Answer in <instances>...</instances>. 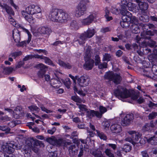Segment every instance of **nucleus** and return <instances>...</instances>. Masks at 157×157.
Here are the masks:
<instances>
[{"mask_svg":"<svg viewBox=\"0 0 157 157\" xmlns=\"http://www.w3.org/2000/svg\"><path fill=\"white\" fill-rule=\"evenodd\" d=\"M142 49L144 51V54H145V55H147L149 53H151V49L147 47H144V48Z\"/></svg>","mask_w":157,"mask_h":157,"instance_id":"56","label":"nucleus"},{"mask_svg":"<svg viewBox=\"0 0 157 157\" xmlns=\"http://www.w3.org/2000/svg\"><path fill=\"white\" fill-rule=\"evenodd\" d=\"M129 133L130 135H131L132 138L126 139V140L130 141L132 140V144H134L139 142L140 144H141V140H143L142 139H141L140 137L141 135L139 132H136L135 131H130Z\"/></svg>","mask_w":157,"mask_h":157,"instance_id":"9","label":"nucleus"},{"mask_svg":"<svg viewBox=\"0 0 157 157\" xmlns=\"http://www.w3.org/2000/svg\"><path fill=\"white\" fill-rule=\"evenodd\" d=\"M0 6L6 10L7 13L10 15H13L14 12L11 7L5 4H2L0 3Z\"/></svg>","mask_w":157,"mask_h":157,"instance_id":"24","label":"nucleus"},{"mask_svg":"<svg viewBox=\"0 0 157 157\" xmlns=\"http://www.w3.org/2000/svg\"><path fill=\"white\" fill-rule=\"evenodd\" d=\"M29 109L31 111H34L38 112L40 110V109L36 105H32L29 107Z\"/></svg>","mask_w":157,"mask_h":157,"instance_id":"42","label":"nucleus"},{"mask_svg":"<svg viewBox=\"0 0 157 157\" xmlns=\"http://www.w3.org/2000/svg\"><path fill=\"white\" fill-rule=\"evenodd\" d=\"M157 116V112H152L150 113L148 117L149 120H152L155 118Z\"/></svg>","mask_w":157,"mask_h":157,"instance_id":"44","label":"nucleus"},{"mask_svg":"<svg viewBox=\"0 0 157 157\" xmlns=\"http://www.w3.org/2000/svg\"><path fill=\"white\" fill-rule=\"evenodd\" d=\"M39 29L40 33L43 34L49 35L52 32L51 29L47 27L42 26L40 27Z\"/></svg>","mask_w":157,"mask_h":157,"instance_id":"22","label":"nucleus"},{"mask_svg":"<svg viewBox=\"0 0 157 157\" xmlns=\"http://www.w3.org/2000/svg\"><path fill=\"white\" fill-rule=\"evenodd\" d=\"M77 80V83L80 87H85L87 86L90 81L88 76L87 75L82 76L80 77H76Z\"/></svg>","mask_w":157,"mask_h":157,"instance_id":"11","label":"nucleus"},{"mask_svg":"<svg viewBox=\"0 0 157 157\" xmlns=\"http://www.w3.org/2000/svg\"><path fill=\"white\" fill-rule=\"evenodd\" d=\"M138 5L140 9L143 12L147 10L148 7V4L145 2H141Z\"/></svg>","mask_w":157,"mask_h":157,"instance_id":"28","label":"nucleus"},{"mask_svg":"<svg viewBox=\"0 0 157 157\" xmlns=\"http://www.w3.org/2000/svg\"><path fill=\"white\" fill-rule=\"evenodd\" d=\"M86 113L87 117L90 118H92L94 116H96L99 118L100 116V114L99 113V112L98 111L89 109L88 110Z\"/></svg>","mask_w":157,"mask_h":157,"instance_id":"20","label":"nucleus"},{"mask_svg":"<svg viewBox=\"0 0 157 157\" xmlns=\"http://www.w3.org/2000/svg\"><path fill=\"white\" fill-rule=\"evenodd\" d=\"M85 63L83 65L84 68L86 70H91L93 67L94 63L93 59L90 58H85Z\"/></svg>","mask_w":157,"mask_h":157,"instance_id":"15","label":"nucleus"},{"mask_svg":"<svg viewBox=\"0 0 157 157\" xmlns=\"http://www.w3.org/2000/svg\"><path fill=\"white\" fill-rule=\"evenodd\" d=\"M140 20L144 22H147L149 20V17L147 15H143L140 17Z\"/></svg>","mask_w":157,"mask_h":157,"instance_id":"38","label":"nucleus"},{"mask_svg":"<svg viewBox=\"0 0 157 157\" xmlns=\"http://www.w3.org/2000/svg\"><path fill=\"white\" fill-rule=\"evenodd\" d=\"M43 59L45 62L48 64L49 65H51L53 66H55V64L53 63L52 61L48 57L44 56L43 57Z\"/></svg>","mask_w":157,"mask_h":157,"instance_id":"35","label":"nucleus"},{"mask_svg":"<svg viewBox=\"0 0 157 157\" xmlns=\"http://www.w3.org/2000/svg\"><path fill=\"white\" fill-rule=\"evenodd\" d=\"M63 82L64 84L67 88H70V86L71 84V82L69 78H66L65 80L63 81Z\"/></svg>","mask_w":157,"mask_h":157,"instance_id":"40","label":"nucleus"},{"mask_svg":"<svg viewBox=\"0 0 157 157\" xmlns=\"http://www.w3.org/2000/svg\"><path fill=\"white\" fill-rule=\"evenodd\" d=\"M148 40L147 43V45L148 46H149L151 48H153L156 45V42L155 41L150 39Z\"/></svg>","mask_w":157,"mask_h":157,"instance_id":"33","label":"nucleus"},{"mask_svg":"<svg viewBox=\"0 0 157 157\" xmlns=\"http://www.w3.org/2000/svg\"><path fill=\"white\" fill-rule=\"evenodd\" d=\"M94 29H88L86 31L81 34L78 40V43L80 45L85 43L87 38H90L92 37L95 33Z\"/></svg>","mask_w":157,"mask_h":157,"instance_id":"6","label":"nucleus"},{"mask_svg":"<svg viewBox=\"0 0 157 157\" xmlns=\"http://www.w3.org/2000/svg\"><path fill=\"white\" fill-rule=\"evenodd\" d=\"M54 145L60 146L63 144V140L62 139H57L56 138Z\"/></svg>","mask_w":157,"mask_h":157,"instance_id":"41","label":"nucleus"},{"mask_svg":"<svg viewBox=\"0 0 157 157\" xmlns=\"http://www.w3.org/2000/svg\"><path fill=\"white\" fill-rule=\"evenodd\" d=\"M36 67L40 69L37 73L38 76L40 78H43L46 72V66L42 63H39L36 65Z\"/></svg>","mask_w":157,"mask_h":157,"instance_id":"16","label":"nucleus"},{"mask_svg":"<svg viewBox=\"0 0 157 157\" xmlns=\"http://www.w3.org/2000/svg\"><path fill=\"white\" fill-rule=\"evenodd\" d=\"M131 29L132 33H138L140 32V27L138 24H133L131 26Z\"/></svg>","mask_w":157,"mask_h":157,"instance_id":"27","label":"nucleus"},{"mask_svg":"<svg viewBox=\"0 0 157 157\" xmlns=\"http://www.w3.org/2000/svg\"><path fill=\"white\" fill-rule=\"evenodd\" d=\"M114 94L116 96L121 98H125L131 96L133 100H136L139 97L137 94H135L132 95L131 92L126 88L119 86L114 91Z\"/></svg>","mask_w":157,"mask_h":157,"instance_id":"2","label":"nucleus"},{"mask_svg":"<svg viewBox=\"0 0 157 157\" xmlns=\"http://www.w3.org/2000/svg\"><path fill=\"white\" fill-rule=\"evenodd\" d=\"M132 46L134 48V50H136L137 51V50H139V49L140 48V46H139L136 43H133L132 45Z\"/></svg>","mask_w":157,"mask_h":157,"instance_id":"61","label":"nucleus"},{"mask_svg":"<svg viewBox=\"0 0 157 157\" xmlns=\"http://www.w3.org/2000/svg\"><path fill=\"white\" fill-rule=\"evenodd\" d=\"M98 16V13L94 12L90 13V14L86 18L82 19L81 21L82 25H88L91 24L94 19H96Z\"/></svg>","mask_w":157,"mask_h":157,"instance_id":"10","label":"nucleus"},{"mask_svg":"<svg viewBox=\"0 0 157 157\" xmlns=\"http://www.w3.org/2000/svg\"><path fill=\"white\" fill-rule=\"evenodd\" d=\"M91 47L90 46H88L86 50L85 55V58H90L91 57Z\"/></svg>","mask_w":157,"mask_h":157,"instance_id":"34","label":"nucleus"},{"mask_svg":"<svg viewBox=\"0 0 157 157\" xmlns=\"http://www.w3.org/2000/svg\"><path fill=\"white\" fill-rule=\"evenodd\" d=\"M12 35L14 41L16 43H19L21 40L20 31L16 29H14L13 31Z\"/></svg>","mask_w":157,"mask_h":157,"instance_id":"19","label":"nucleus"},{"mask_svg":"<svg viewBox=\"0 0 157 157\" xmlns=\"http://www.w3.org/2000/svg\"><path fill=\"white\" fill-rule=\"evenodd\" d=\"M110 29L109 28L107 27L105 28H103L101 29V32L102 33H106L109 31Z\"/></svg>","mask_w":157,"mask_h":157,"instance_id":"63","label":"nucleus"},{"mask_svg":"<svg viewBox=\"0 0 157 157\" xmlns=\"http://www.w3.org/2000/svg\"><path fill=\"white\" fill-rule=\"evenodd\" d=\"M88 2V0H82L77 7L75 13V16L77 17H81L85 14L86 11V4Z\"/></svg>","mask_w":157,"mask_h":157,"instance_id":"4","label":"nucleus"},{"mask_svg":"<svg viewBox=\"0 0 157 157\" xmlns=\"http://www.w3.org/2000/svg\"><path fill=\"white\" fill-rule=\"evenodd\" d=\"M26 11L29 14H37L36 15V17L38 18L41 17V9L38 6L34 5L29 6L26 8Z\"/></svg>","mask_w":157,"mask_h":157,"instance_id":"7","label":"nucleus"},{"mask_svg":"<svg viewBox=\"0 0 157 157\" xmlns=\"http://www.w3.org/2000/svg\"><path fill=\"white\" fill-rule=\"evenodd\" d=\"M14 147H15V146L11 144H6L2 146L1 149L5 153V157H13L12 153L14 151Z\"/></svg>","mask_w":157,"mask_h":157,"instance_id":"8","label":"nucleus"},{"mask_svg":"<svg viewBox=\"0 0 157 157\" xmlns=\"http://www.w3.org/2000/svg\"><path fill=\"white\" fill-rule=\"evenodd\" d=\"M98 66V68L99 69H103L104 68H107V63L104 62L102 63H99Z\"/></svg>","mask_w":157,"mask_h":157,"instance_id":"48","label":"nucleus"},{"mask_svg":"<svg viewBox=\"0 0 157 157\" xmlns=\"http://www.w3.org/2000/svg\"><path fill=\"white\" fill-rule=\"evenodd\" d=\"M154 127L155 126L153 123V121H151L150 123L146 124L143 127L142 131L144 132H150L152 130Z\"/></svg>","mask_w":157,"mask_h":157,"instance_id":"26","label":"nucleus"},{"mask_svg":"<svg viewBox=\"0 0 157 157\" xmlns=\"http://www.w3.org/2000/svg\"><path fill=\"white\" fill-rule=\"evenodd\" d=\"M57 70L54 74L56 78H52L50 81V84L55 89H58L61 85L59 79L58 78V74Z\"/></svg>","mask_w":157,"mask_h":157,"instance_id":"13","label":"nucleus"},{"mask_svg":"<svg viewBox=\"0 0 157 157\" xmlns=\"http://www.w3.org/2000/svg\"><path fill=\"white\" fill-rule=\"evenodd\" d=\"M127 8L128 10L130 11H132L134 10L133 5L130 2H128L127 5L126 6V9L127 10Z\"/></svg>","mask_w":157,"mask_h":157,"instance_id":"46","label":"nucleus"},{"mask_svg":"<svg viewBox=\"0 0 157 157\" xmlns=\"http://www.w3.org/2000/svg\"><path fill=\"white\" fill-rule=\"evenodd\" d=\"M95 65V66H98L99 63H100L101 60L99 56L98 55H96L95 56L94 58Z\"/></svg>","mask_w":157,"mask_h":157,"instance_id":"50","label":"nucleus"},{"mask_svg":"<svg viewBox=\"0 0 157 157\" xmlns=\"http://www.w3.org/2000/svg\"><path fill=\"white\" fill-rule=\"evenodd\" d=\"M82 147H81L80 149L78 155V157H82L83 155V153L84 152V149L83 148L82 146Z\"/></svg>","mask_w":157,"mask_h":157,"instance_id":"62","label":"nucleus"},{"mask_svg":"<svg viewBox=\"0 0 157 157\" xmlns=\"http://www.w3.org/2000/svg\"><path fill=\"white\" fill-rule=\"evenodd\" d=\"M144 47H141L139 48L140 50H137V53L140 56H142L143 55H145V54H144V50H143V49Z\"/></svg>","mask_w":157,"mask_h":157,"instance_id":"57","label":"nucleus"},{"mask_svg":"<svg viewBox=\"0 0 157 157\" xmlns=\"http://www.w3.org/2000/svg\"><path fill=\"white\" fill-rule=\"evenodd\" d=\"M139 26L140 27V29H142L144 30H148V27L147 24H144L143 23H139Z\"/></svg>","mask_w":157,"mask_h":157,"instance_id":"51","label":"nucleus"},{"mask_svg":"<svg viewBox=\"0 0 157 157\" xmlns=\"http://www.w3.org/2000/svg\"><path fill=\"white\" fill-rule=\"evenodd\" d=\"M127 13H126V14H122L123 15L122 19L123 21L130 22V17L132 16V14L129 11H127Z\"/></svg>","mask_w":157,"mask_h":157,"instance_id":"30","label":"nucleus"},{"mask_svg":"<svg viewBox=\"0 0 157 157\" xmlns=\"http://www.w3.org/2000/svg\"><path fill=\"white\" fill-rule=\"evenodd\" d=\"M128 2L126 0H121L120 13L121 14H125L127 13L126 7Z\"/></svg>","mask_w":157,"mask_h":157,"instance_id":"25","label":"nucleus"},{"mask_svg":"<svg viewBox=\"0 0 157 157\" xmlns=\"http://www.w3.org/2000/svg\"><path fill=\"white\" fill-rule=\"evenodd\" d=\"M71 25L75 29L77 28L78 27L77 22L76 21H73L71 23Z\"/></svg>","mask_w":157,"mask_h":157,"instance_id":"59","label":"nucleus"},{"mask_svg":"<svg viewBox=\"0 0 157 157\" xmlns=\"http://www.w3.org/2000/svg\"><path fill=\"white\" fill-rule=\"evenodd\" d=\"M99 109L100 112H99V113L100 114V116L99 117V118H101L102 116V114L105 112L107 111L106 108L103 106H100L99 107Z\"/></svg>","mask_w":157,"mask_h":157,"instance_id":"36","label":"nucleus"},{"mask_svg":"<svg viewBox=\"0 0 157 157\" xmlns=\"http://www.w3.org/2000/svg\"><path fill=\"white\" fill-rule=\"evenodd\" d=\"M130 23H132V24H138V20L135 16H132V15L131 17H130Z\"/></svg>","mask_w":157,"mask_h":157,"instance_id":"53","label":"nucleus"},{"mask_svg":"<svg viewBox=\"0 0 157 157\" xmlns=\"http://www.w3.org/2000/svg\"><path fill=\"white\" fill-rule=\"evenodd\" d=\"M98 136L101 140H106L107 139V136L103 132L99 131L96 130Z\"/></svg>","mask_w":157,"mask_h":157,"instance_id":"32","label":"nucleus"},{"mask_svg":"<svg viewBox=\"0 0 157 157\" xmlns=\"http://www.w3.org/2000/svg\"><path fill=\"white\" fill-rule=\"evenodd\" d=\"M13 71V69L10 67H6L4 69V72L6 74L10 73Z\"/></svg>","mask_w":157,"mask_h":157,"instance_id":"47","label":"nucleus"},{"mask_svg":"<svg viewBox=\"0 0 157 157\" xmlns=\"http://www.w3.org/2000/svg\"><path fill=\"white\" fill-rule=\"evenodd\" d=\"M76 105L80 109L79 112H86L88 110L87 106L81 103H76Z\"/></svg>","mask_w":157,"mask_h":157,"instance_id":"31","label":"nucleus"},{"mask_svg":"<svg viewBox=\"0 0 157 157\" xmlns=\"http://www.w3.org/2000/svg\"><path fill=\"white\" fill-rule=\"evenodd\" d=\"M56 129L55 127H53L51 129L48 130L47 132L48 133L51 135L53 134L56 131Z\"/></svg>","mask_w":157,"mask_h":157,"instance_id":"58","label":"nucleus"},{"mask_svg":"<svg viewBox=\"0 0 157 157\" xmlns=\"http://www.w3.org/2000/svg\"><path fill=\"white\" fill-rule=\"evenodd\" d=\"M124 151L126 152L129 151L132 148V147L129 145L127 144L124 145L123 148Z\"/></svg>","mask_w":157,"mask_h":157,"instance_id":"49","label":"nucleus"},{"mask_svg":"<svg viewBox=\"0 0 157 157\" xmlns=\"http://www.w3.org/2000/svg\"><path fill=\"white\" fill-rule=\"evenodd\" d=\"M55 139L56 137H50L47 139L46 141L50 144L54 145Z\"/></svg>","mask_w":157,"mask_h":157,"instance_id":"43","label":"nucleus"},{"mask_svg":"<svg viewBox=\"0 0 157 157\" xmlns=\"http://www.w3.org/2000/svg\"><path fill=\"white\" fill-rule=\"evenodd\" d=\"M145 138L147 142L152 145H156L157 143V137L155 135L151 136Z\"/></svg>","mask_w":157,"mask_h":157,"instance_id":"23","label":"nucleus"},{"mask_svg":"<svg viewBox=\"0 0 157 157\" xmlns=\"http://www.w3.org/2000/svg\"><path fill=\"white\" fill-rule=\"evenodd\" d=\"M142 157H149V155L146 151H144L141 152Z\"/></svg>","mask_w":157,"mask_h":157,"instance_id":"60","label":"nucleus"},{"mask_svg":"<svg viewBox=\"0 0 157 157\" xmlns=\"http://www.w3.org/2000/svg\"><path fill=\"white\" fill-rule=\"evenodd\" d=\"M123 52L121 50H118L116 52V54L117 56L118 57H121L123 54Z\"/></svg>","mask_w":157,"mask_h":157,"instance_id":"64","label":"nucleus"},{"mask_svg":"<svg viewBox=\"0 0 157 157\" xmlns=\"http://www.w3.org/2000/svg\"><path fill=\"white\" fill-rule=\"evenodd\" d=\"M58 63L63 67L68 69H70L72 67L71 65L68 63L65 62L60 60H59Z\"/></svg>","mask_w":157,"mask_h":157,"instance_id":"29","label":"nucleus"},{"mask_svg":"<svg viewBox=\"0 0 157 157\" xmlns=\"http://www.w3.org/2000/svg\"><path fill=\"white\" fill-rule=\"evenodd\" d=\"M130 22L123 21L121 22V26L124 28H126L129 26Z\"/></svg>","mask_w":157,"mask_h":157,"instance_id":"54","label":"nucleus"},{"mask_svg":"<svg viewBox=\"0 0 157 157\" xmlns=\"http://www.w3.org/2000/svg\"><path fill=\"white\" fill-rule=\"evenodd\" d=\"M103 61H109L111 59V56L110 54L105 53L103 54Z\"/></svg>","mask_w":157,"mask_h":157,"instance_id":"37","label":"nucleus"},{"mask_svg":"<svg viewBox=\"0 0 157 157\" xmlns=\"http://www.w3.org/2000/svg\"><path fill=\"white\" fill-rule=\"evenodd\" d=\"M39 141L35 140L33 138L29 139L26 142L27 144L24 146L22 148V151L24 154L25 157H30L31 156V147L33 143H38Z\"/></svg>","mask_w":157,"mask_h":157,"instance_id":"3","label":"nucleus"},{"mask_svg":"<svg viewBox=\"0 0 157 157\" xmlns=\"http://www.w3.org/2000/svg\"><path fill=\"white\" fill-rule=\"evenodd\" d=\"M105 76L106 79L112 81L116 85L120 84L122 80L120 74L114 73L112 71L106 73Z\"/></svg>","mask_w":157,"mask_h":157,"instance_id":"5","label":"nucleus"},{"mask_svg":"<svg viewBox=\"0 0 157 157\" xmlns=\"http://www.w3.org/2000/svg\"><path fill=\"white\" fill-rule=\"evenodd\" d=\"M71 98L73 101L77 102V103H80L82 102V100L77 96H72Z\"/></svg>","mask_w":157,"mask_h":157,"instance_id":"39","label":"nucleus"},{"mask_svg":"<svg viewBox=\"0 0 157 157\" xmlns=\"http://www.w3.org/2000/svg\"><path fill=\"white\" fill-rule=\"evenodd\" d=\"M154 30L153 32L151 31H144L143 33H141V37L145 39L149 40L151 39V37L149 36H152L154 35Z\"/></svg>","mask_w":157,"mask_h":157,"instance_id":"21","label":"nucleus"},{"mask_svg":"<svg viewBox=\"0 0 157 157\" xmlns=\"http://www.w3.org/2000/svg\"><path fill=\"white\" fill-rule=\"evenodd\" d=\"M110 129L113 133L119 134L122 131L121 125L117 123L113 124L110 126Z\"/></svg>","mask_w":157,"mask_h":157,"instance_id":"17","label":"nucleus"},{"mask_svg":"<svg viewBox=\"0 0 157 157\" xmlns=\"http://www.w3.org/2000/svg\"><path fill=\"white\" fill-rule=\"evenodd\" d=\"M25 19L30 23L33 24L35 21V19L31 16H28Z\"/></svg>","mask_w":157,"mask_h":157,"instance_id":"45","label":"nucleus"},{"mask_svg":"<svg viewBox=\"0 0 157 157\" xmlns=\"http://www.w3.org/2000/svg\"><path fill=\"white\" fill-rule=\"evenodd\" d=\"M21 51H19L18 52H14L11 53L10 55V56H11L15 59L16 57L21 55Z\"/></svg>","mask_w":157,"mask_h":157,"instance_id":"52","label":"nucleus"},{"mask_svg":"<svg viewBox=\"0 0 157 157\" xmlns=\"http://www.w3.org/2000/svg\"><path fill=\"white\" fill-rule=\"evenodd\" d=\"M49 17L53 21L65 22L70 19L69 14L61 9H52L50 11Z\"/></svg>","mask_w":157,"mask_h":157,"instance_id":"1","label":"nucleus"},{"mask_svg":"<svg viewBox=\"0 0 157 157\" xmlns=\"http://www.w3.org/2000/svg\"><path fill=\"white\" fill-rule=\"evenodd\" d=\"M120 10H118L117 8H116L114 7H112L111 10V12L113 14H117L119 13Z\"/></svg>","mask_w":157,"mask_h":157,"instance_id":"55","label":"nucleus"},{"mask_svg":"<svg viewBox=\"0 0 157 157\" xmlns=\"http://www.w3.org/2000/svg\"><path fill=\"white\" fill-rule=\"evenodd\" d=\"M133 119V114L132 113L126 115L122 118L121 124L122 126H127L130 124Z\"/></svg>","mask_w":157,"mask_h":157,"instance_id":"12","label":"nucleus"},{"mask_svg":"<svg viewBox=\"0 0 157 157\" xmlns=\"http://www.w3.org/2000/svg\"><path fill=\"white\" fill-rule=\"evenodd\" d=\"M21 28L27 34L28 36V39L27 41L24 40L20 42H19L18 43H19L17 44V45L18 47H23L26 46L27 44H28L30 42L31 40L32 35L28 29L23 28V27H21Z\"/></svg>","mask_w":157,"mask_h":157,"instance_id":"14","label":"nucleus"},{"mask_svg":"<svg viewBox=\"0 0 157 157\" xmlns=\"http://www.w3.org/2000/svg\"><path fill=\"white\" fill-rule=\"evenodd\" d=\"M78 150V147L75 144H72L69 147V153L72 156H74L77 154Z\"/></svg>","mask_w":157,"mask_h":157,"instance_id":"18","label":"nucleus"}]
</instances>
